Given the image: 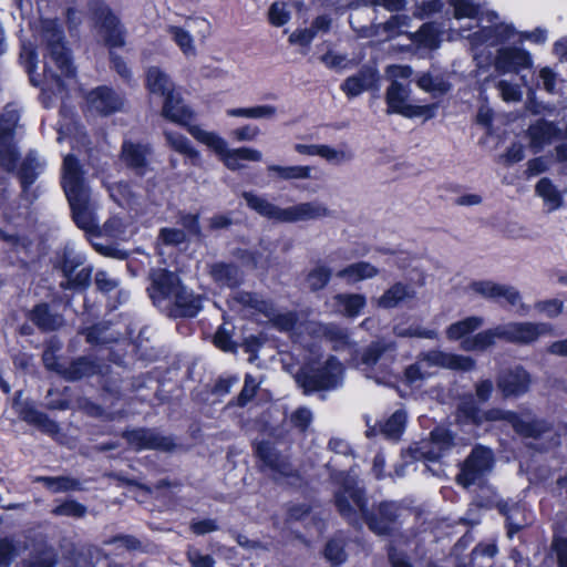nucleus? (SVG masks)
<instances>
[{"label": "nucleus", "mask_w": 567, "mask_h": 567, "mask_svg": "<svg viewBox=\"0 0 567 567\" xmlns=\"http://www.w3.org/2000/svg\"><path fill=\"white\" fill-rule=\"evenodd\" d=\"M75 224L87 231H92L97 227L93 209L90 204V194L69 200Z\"/></svg>", "instance_id": "cd10ccee"}, {"label": "nucleus", "mask_w": 567, "mask_h": 567, "mask_svg": "<svg viewBox=\"0 0 567 567\" xmlns=\"http://www.w3.org/2000/svg\"><path fill=\"white\" fill-rule=\"evenodd\" d=\"M378 82L375 70L364 69L355 75L348 78L342 84L341 90L348 97H355L362 92L372 89Z\"/></svg>", "instance_id": "393cba45"}, {"label": "nucleus", "mask_w": 567, "mask_h": 567, "mask_svg": "<svg viewBox=\"0 0 567 567\" xmlns=\"http://www.w3.org/2000/svg\"><path fill=\"white\" fill-rule=\"evenodd\" d=\"M332 271L329 267L316 266L308 275L307 282L312 291L323 289L331 278Z\"/></svg>", "instance_id": "09e8293b"}, {"label": "nucleus", "mask_w": 567, "mask_h": 567, "mask_svg": "<svg viewBox=\"0 0 567 567\" xmlns=\"http://www.w3.org/2000/svg\"><path fill=\"white\" fill-rule=\"evenodd\" d=\"M84 257L81 254L75 252L72 249H65L63 252L60 268L65 278H72L73 272L82 266Z\"/></svg>", "instance_id": "864d4df0"}, {"label": "nucleus", "mask_w": 567, "mask_h": 567, "mask_svg": "<svg viewBox=\"0 0 567 567\" xmlns=\"http://www.w3.org/2000/svg\"><path fill=\"white\" fill-rule=\"evenodd\" d=\"M336 311L347 317H357L365 307L367 300L360 293H338L333 297Z\"/></svg>", "instance_id": "473e14b6"}, {"label": "nucleus", "mask_w": 567, "mask_h": 567, "mask_svg": "<svg viewBox=\"0 0 567 567\" xmlns=\"http://www.w3.org/2000/svg\"><path fill=\"white\" fill-rule=\"evenodd\" d=\"M493 64L498 74L518 73L520 69L529 68L532 60L524 50L504 47L497 50Z\"/></svg>", "instance_id": "dca6fc26"}, {"label": "nucleus", "mask_w": 567, "mask_h": 567, "mask_svg": "<svg viewBox=\"0 0 567 567\" xmlns=\"http://www.w3.org/2000/svg\"><path fill=\"white\" fill-rule=\"evenodd\" d=\"M456 19H481L482 8L475 0H449Z\"/></svg>", "instance_id": "79ce46f5"}, {"label": "nucleus", "mask_w": 567, "mask_h": 567, "mask_svg": "<svg viewBox=\"0 0 567 567\" xmlns=\"http://www.w3.org/2000/svg\"><path fill=\"white\" fill-rule=\"evenodd\" d=\"M124 437L127 440L130 446L134 450L157 449L169 451L174 446V443L169 437L161 436L151 430H133L124 433Z\"/></svg>", "instance_id": "6ab92c4d"}, {"label": "nucleus", "mask_w": 567, "mask_h": 567, "mask_svg": "<svg viewBox=\"0 0 567 567\" xmlns=\"http://www.w3.org/2000/svg\"><path fill=\"white\" fill-rule=\"evenodd\" d=\"M378 275L379 269L368 261L353 262L337 272V277L344 279L348 284L372 279Z\"/></svg>", "instance_id": "72a5a7b5"}, {"label": "nucleus", "mask_w": 567, "mask_h": 567, "mask_svg": "<svg viewBox=\"0 0 567 567\" xmlns=\"http://www.w3.org/2000/svg\"><path fill=\"white\" fill-rule=\"evenodd\" d=\"M37 32L47 43L48 55L44 60V74L60 84V79L71 78L74 74L70 55L62 43V31L54 20H42Z\"/></svg>", "instance_id": "7ed1b4c3"}, {"label": "nucleus", "mask_w": 567, "mask_h": 567, "mask_svg": "<svg viewBox=\"0 0 567 567\" xmlns=\"http://www.w3.org/2000/svg\"><path fill=\"white\" fill-rule=\"evenodd\" d=\"M553 124L545 121H537L528 128L529 145L535 153L539 152L546 144L550 143L556 135Z\"/></svg>", "instance_id": "f704fd0d"}, {"label": "nucleus", "mask_w": 567, "mask_h": 567, "mask_svg": "<svg viewBox=\"0 0 567 567\" xmlns=\"http://www.w3.org/2000/svg\"><path fill=\"white\" fill-rule=\"evenodd\" d=\"M55 516L81 518L86 513V507L75 501H66L52 509Z\"/></svg>", "instance_id": "052dcab7"}, {"label": "nucleus", "mask_w": 567, "mask_h": 567, "mask_svg": "<svg viewBox=\"0 0 567 567\" xmlns=\"http://www.w3.org/2000/svg\"><path fill=\"white\" fill-rule=\"evenodd\" d=\"M213 279L220 286L234 287L240 282V272L233 265L214 264L209 270Z\"/></svg>", "instance_id": "ea45409f"}, {"label": "nucleus", "mask_w": 567, "mask_h": 567, "mask_svg": "<svg viewBox=\"0 0 567 567\" xmlns=\"http://www.w3.org/2000/svg\"><path fill=\"white\" fill-rule=\"evenodd\" d=\"M412 75V69L408 65H390L386 69V76L391 81L394 82H409L410 76Z\"/></svg>", "instance_id": "774afa93"}, {"label": "nucleus", "mask_w": 567, "mask_h": 567, "mask_svg": "<svg viewBox=\"0 0 567 567\" xmlns=\"http://www.w3.org/2000/svg\"><path fill=\"white\" fill-rule=\"evenodd\" d=\"M19 554L18 543L11 538H0V567H9Z\"/></svg>", "instance_id": "603ef678"}, {"label": "nucleus", "mask_w": 567, "mask_h": 567, "mask_svg": "<svg viewBox=\"0 0 567 567\" xmlns=\"http://www.w3.org/2000/svg\"><path fill=\"white\" fill-rule=\"evenodd\" d=\"M535 310L546 318H557L564 310V302L559 299H548L535 302Z\"/></svg>", "instance_id": "13d9d810"}, {"label": "nucleus", "mask_w": 567, "mask_h": 567, "mask_svg": "<svg viewBox=\"0 0 567 567\" xmlns=\"http://www.w3.org/2000/svg\"><path fill=\"white\" fill-rule=\"evenodd\" d=\"M494 465V456L489 449L477 446L465 460L457 483L464 487L480 483L488 474Z\"/></svg>", "instance_id": "39448f33"}, {"label": "nucleus", "mask_w": 567, "mask_h": 567, "mask_svg": "<svg viewBox=\"0 0 567 567\" xmlns=\"http://www.w3.org/2000/svg\"><path fill=\"white\" fill-rule=\"evenodd\" d=\"M419 355L429 370L431 368H443L456 371H471L475 368V360L467 355L440 350H431Z\"/></svg>", "instance_id": "2eb2a0df"}, {"label": "nucleus", "mask_w": 567, "mask_h": 567, "mask_svg": "<svg viewBox=\"0 0 567 567\" xmlns=\"http://www.w3.org/2000/svg\"><path fill=\"white\" fill-rule=\"evenodd\" d=\"M145 86L151 94L164 100L177 93L171 78L158 66H151L145 74Z\"/></svg>", "instance_id": "5701e85b"}, {"label": "nucleus", "mask_w": 567, "mask_h": 567, "mask_svg": "<svg viewBox=\"0 0 567 567\" xmlns=\"http://www.w3.org/2000/svg\"><path fill=\"white\" fill-rule=\"evenodd\" d=\"M257 454L269 468L275 471V478L290 475V465L286 458L281 457L270 444L260 443L257 446Z\"/></svg>", "instance_id": "7c9ffc66"}, {"label": "nucleus", "mask_w": 567, "mask_h": 567, "mask_svg": "<svg viewBox=\"0 0 567 567\" xmlns=\"http://www.w3.org/2000/svg\"><path fill=\"white\" fill-rule=\"evenodd\" d=\"M530 382L529 373L525 369L517 367L503 372L497 378V388L504 398H517L528 391Z\"/></svg>", "instance_id": "a211bd4d"}, {"label": "nucleus", "mask_w": 567, "mask_h": 567, "mask_svg": "<svg viewBox=\"0 0 567 567\" xmlns=\"http://www.w3.org/2000/svg\"><path fill=\"white\" fill-rule=\"evenodd\" d=\"M406 415L403 411L394 412L381 427V433L390 440H396L405 426Z\"/></svg>", "instance_id": "c03bdc74"}, {"label": "nucleus", "mask_w": 567, "mask_h": 567, "mask_svg": "<svg viewBox=\"0 0 567 567\" xmlns=\"http://www.w3.org/2000/svg\"><path fill=\"white\" fill-rule=\"evenodd\" d=\"M277 107L270 104L228 109L226 111V114L230 117H244L254 120H272L277 116Z\"/></svg>", "instance_id": "4c0bfd02"}, {"label": "nucleus", "mask_w": 567, "mask_h": 567, "mask_svg": "<svg viewBox=\"0 0 567 567\" xmlns=\"http://www.w3.org/2000/svg\"><path fill=\"white\" fill-rule=\"evenodd\" d=\"M94 368L86 359H79L72 362L68 368H62L59 373H62L69 380H78L93 372Z\"/></svg>", "instance_id": "8fccbe9b"}, {"label": "nucleus", "mask_w": 567, "mask_h": 567, "mask_svg": "<svg viewBox=\"0 0 567 567\" xmlns=\"http://www.w3.org/2000/svg\"><path fill=\"white\" fill-rule=\"evenodd\" d=\"M92 269L87 267L81 268L79 271H74L72 278H65L66 280L61 282V287L69 289L75 286H86L91 279Z\"/></svg>", "instance_id": "338daca9"}, {"label": "nucleus", "mask_w": 567, "mask_h": 567, "mask_svg": "<svg viewBox=\"0 0 567 567\" xmlns=\"http://www.w3.org/2000/svg\"><path fill=\"white\" fill-rule=\"evenodd\" d=\"M501 285L492 281H475L470 288L473 292L493 300H498V290Z\"/></svg>", "instance_id": "0e129e2a"}, {"label": "nucleus", "mask_w": 567, "mask_h": 567, "mask_svg": "<svg viewBox=\"0 0 567 567\" xmlns=\"http://www.w3.org/2000/svg\"><path fill=\"white\" fill-rule=\"evenodd\" d=\"M514 35V29L509 24L498 23L493 27H484L470 37L471 44L477 48L482 44L496 45L508 41Z\"/></svg>", "instance_id": "aec40b11"}, {"label": "nucleus", "mask_w": 567, "mask_h": 567, "mask_svg": "<svg viewBox=\"0 0 567 567\" xmlns=\"http://www.w3.org/2000/svg\"><path fill=\"white\" fill-rule=\"evenodd\" d=\"M324 557L332 565H341L347 559V554L344 551V544L341 540L332 539L328 542L324 548Z\"/></svg>", "instance_id": "5fc2aeb1"}, {"label": "nucleus", "mask_w": 567, "mask_h": 567, "mask_svg": "<svg viewBox=\"0 0 567 567\" xmlns=\"http://www.w3.org/2000/svg\"><path fill=\"white\" fill-rule=\"evenodd\" d=\"M62 186L68 200L76 199L90 194L81 166L72 155L65 156L63 161Z\"/></svg>", "instance_id": "4468645a"}, {"label": "nucleus", "mask_w": 567, "mask_h": 567, "mask_svg": "<svg viewBox=\"0 0 567 567\" xmlns=\"http://www.w3.org/2000/svg\"><path fill=\"white\" fill-rule=\"evenodd\" d=\"M484 324V319L482 317L472 316L464 318L460 321H456L450 324L446 329V337L449 340H464L468 338L467 336L475 330L480 329Z\"/></svg>", "instance_id": "e433bc0d"}, {"label": "nucleus", "mask_w": 567, "mask_h": 567, "mask_svg": "<svg viewBox=\"0 0 567 567\" xmlns=\"http://www.w3.org/2000/svg\"><path fill=\"white\" fill-rule=\"evenodd\" d=\"M188 133L199 143L206 145L213 151L219 159L223 155H227V142L216 132L207 131L199 125L188 126Z\"/></svg>", "instance_id": "2f4dec72"}, {"label": "nucleus", "mask_w": 567, "mask_h": 567, "mask_svg": "<svg viewBox=\"0 0 567 567\" xmlns=\"http://www.w3.org/2000/svg\"><path fill=\"white\" fill-rule=\"evenodd\" d=\"M414 42L427 49H435L439 45V35L436 30L430 25L424 24L415 34Z\"/></svg>", "instance_id": "bf43d9fd"}, {"label": "nucleus", "mask_w": 567, "mask_h": 567, "mask_svg": "<svg viewBox=\"0 0 567 567\" xmlns=\"http://www.w3.org/2000/svg\"><path fill=\"white\" fill-rule=\"evenodd\" d=\"M342 367L333 358L326 362V365L317 370H303L298 374L297 381L306 392L321 389L334 388L341 380Z\"/></svg>", "instance_id": "423d86ee"}, {"label": "nucleus", "mask_w": 567, "mask_h": 567, "mask_svg": "<svg viewBox=\"0 0 567 567\" xmlns=\"http://www.w3.org/2000/svg\"><path fill=\"white\" fill-rule=\"evenodd\" d=\"M496 87L503 101L507 103H516L522 100L523 92L518 84L511 83L506 80L497 82Z\"/></svg>", "instance_id": "6e6d98bb"}, {"label": "nucleus", "mask_w": 567, "mask_h": 567, "mask_svg": "<svg viewBox=\"0 0 567 567\" xmlns=\"http://www.w3.org/2000/svg\"><path fill=\"white\" fill-rule=\"evenodd\" d=\"M33 322L44 330H54L61 326L62 320L59 316L51 315L47 306H37L32 313Z\"/></svg>", "instance_id": "49530a36"}, {"label": "nucleus", "mask_w": 567, "mask_h": 567, "mask_svg": "<svg viewBox=\"0 0 567 567\" xmlns=\"http://www.w3.org/2000/svg\"><path fill=\"white\" fill-rule=\"evenodd\" d=\"M502 326L504 340L520 346H529L553 331V327L546 322L512 321Z\"/></svg>", "instance_id": "6e6552de"}, {"label": "nucleus", "mask_w": 567, "mask_h": 567, "mask_svg": "<svg viewBox=\"0 0 567 567\" xmlns=\"http://www.w3.org/2000/svg\"><path fill=\"white\" fill-rule=\"evenodd\" d=\"M290 19V12L284 2H275L269 9V21L275 27L286 24Z\"/></svg>", "instance_id": "69168bd1"}, {"label": "nucleus", "mask_w": 567, "mask_h": 567, "mask_svg": "<svg viewBox=\"0 0 567 567\" xmlns=\"http://www.w3.org/2000/svg\"><path fill=\"white\" fill-rule=\"evenodd\" d=\"M235 300L247 308L251 313L259 312L265 315L280 330H290L296 323V315L293 312H278L274 306L261 299L259 296L250 292H239Z\"/></svg>", "instance_id": "0eeeda50"}, {"label": "nucleus", "mask_w": 567, "mask_h": 567, "mask_svg": "<svg viewBox=\"0 0 567 567\" xmlns=\"http://www.w3.org/2000/svg\"><path fill=\"white\" fill-rule=\"evenodd\" d=\"M243 197L249 208L276 223L295 224L323 219L331 216V210L323 203L318 200L303 202L281 208L270 203L265 197L250 192H245Z\"/></svg>", "instance_id": "f03ea898"}, {"label": "nucleus", "mask_w": 567, "mask_h": 567, "mask_svg": "<svg viewBox=\"0 0 567 567\" xmlns=\"http://www.w3.org/2000/svg\"><path fill=\"white\" fill-rule=\"evenodd\" d=\"M87 103L92 110L104 115L118 111L123 105L122 99L106 86L92 91L87 95Z\"/></svg>", "instance_id": "412c9836"}, {"label": "nucleus", "mask_w": 567, "mask_h": 567, "mask_svg": "<svg viewBox=\"0 0 567 567\" xmlns=\"http://www.w3.org/2000/svg\"><path fill=\"white\" fill-rule=\"evenodd\" d=\"M269 173H274L278 178L284 181L292 179H309L311 178L312 167L303 165L295 166H280L269 165L267 167Z\"/></svg>", "instance_id": "a19ab883"}, {"label": "nucleus", "mask_w": 567, "mask_h": 567, "mask_svg": "<svg viewBox=\"0 0 567 567\" xmlns=\"http://www.w3.org/2000/svg\"><path fill=\"white\" fill-rule=\"evenodd\" d=\"M162 116L175 124L186 127L187 130L188 126H193L190 124V121L193 120V112L183 103L178 93L169 95L168 99L164 100Z\"/></svg>", "instance_id": "b1692460"}, {"label": "nucleus", "mask_w": 567, "mask_h": 567, "mask_svg": "<svg viewBox=\"0 0 567 567\" xmlns=\"http://www.w3.org/2000/svg\"><path fill=\"white\" fill-rule=\"evenodd\" d=\"M537 194L546 202L550 210L561 205L560 194L547 178H542L536 185Z\"/></svg>", "instance_id": "a18cd8bd"}, {"label": "nucleus", "mask_w": 567, "mask_h": 567, "mask_svg": "<svg viewBox=\"0 0 567 567\" xmlns=\"http://www.w3.org/2000/svg\"><path fill=\"white\" fill-rule=\"evenodd\" d=\"M332 165H341L352 159L353 155L350 151L343 148H334L327 144H320L319 155Z\"/></svg>", "instance_id": "de8ad7c7"}, {"label": "nucleus", "mask_w": 567, "mask_h": 567, "mask_svg": "<svg viewBox=\"0 0 567 567\" xmlns=\"http://www.w3.org/2000/svg\"><path fill=\"white\" fill-rule=\"evenodd\" d=\"M496 340H504L502 324L464 339L461 343V348L464 351H485L489 347H493L496 343Z\"/></svg>", "instance_id": "bb28decb"}, {"label": "nucleus", "mask_w": 567, "mask_h": 567, "mask_svg": "<svg viewBox=\"0 0 567 567\" xmlns=\"http://www.w3.org/2000/svg\"><path fill=\"white\" fill-rule=\"evenodd\" d=\"M166 32L186 58H194L197 54L195 39L187 29L169 24Z\"/></svg>", "instance_id": "c9c22d12"}, {"label": "nucleus", "mask_w": 567, "mask_h": 567, "mask_svg": "<svg viewBox=\"0 0 567 567\" xmlns=\"http://www.w3.org/2000/svg\"><path fill=\"white\" fill-rule=\"evenodd\" d=\"M417 85L420 89L432 92L443 94L449 91L450 86L447 83L440 79H434L430 74H423L417 80Z\"/></svg>", "instance_id": "e2e57ef3"}, {"label": "nucleus", "mask_w": 567, "mask_h": 567, "mask_svg": "<svg viewBox=\"0 0 567 567\" xmlns=\"http://www.w3.org/2000/svg\"><path fill=\"white\" fill-rule=\"evenodd\" d=\"M452 445V435L445 429H436L429 441L412 450L415 460L435 461Z\"/></svg>", "instance_id": "f3484780"}, {"label": "nucleus", "mask_w": 567, "mask_h": 567, "mask_svg": "<svg viewBox=\"0 0 567 567\" xmlns=\"http://www.w3.org/2000/svg\"><path fill=\"white\" fill-rule=\"evenodd\" d=\"M504 299L508 305L513 307H517V311L520 315H526L529 310V306L522 302V296L519 291L512 287L506 285H501L498 290V300Z\"/></svg>", "instance_id": "3c124183"}, {"label": "nucleus", "mask_w": 567, "mask_h": 567, "mask_svg": "<svg viewBox=\"0 0 567 567\" xmlns=\"http://www.w3.org/2000/svg\"><path fill=\"white\" fill-rule=\"evenodd\" d=\"M431 375L432 372L429 370V368L425 367V363L420 355L417 357L415 363L409 365L405 369V378L410 383L422 381Z\"/></svg>", "instance_id": "680f3d73"}, {"label": "nucleus", "mask_w": 567, "mask_h": 567, "mask_svg": "<svg viewBox=\"0 0 567 567\" xmlns=\"http://www.w3.org/2000/svg\"><path fill=\"white\" fill-rule=\"evenodd\" d=\"M336 505L340 514L350 522H354L358 515L364 517L367 513V501L363 492L352 480L346 481L336 494Z\"/></svg>", "instance_id": "9d476101"}, {"label": "nucleus", "mask_w": 567, "mask_h": 567, "mask_svg": "<svg viewBox=\"0 0 567 567\" xmlns=\"http://www.w3.org/2000/svg\"><path fill=\"white\" fill-rule=\"evenodd\" d=\"M19 121L16 110H7L0 116V165L7 169L14 167L18 153L12 144V134Z\"/></svg>", "instance_id": "f8f14e48"}, {"label": "nucleus", "mask_w": 567, "mask_h": 567, "mask_svg": "<svg viewBox=\"0 0 567 567\" xmlns=\"http://www.w3.org/2000/svg\"><path fill=\"white\" fill-rule=\"evenodd\" d=\"M164 137L166 144L181 155H184L192 161H197L200 153L192 145L190 141L183 134L165 130Z\"/></svg>", "instance_id": "58836bf2"}, {"label": "nucleus", "mask_w": 567, "mask_h": 567, "mask_svg": "<svg viewBox=\"0 0 567 567\" xmlns=\"http://www.w3.org/2000/svg\"><path fill=\"white\" fill-rule=\"evenodd\" d=\"M150 153L151 148L147 145L125 142L122 147V159L138 174H143L147 165L146 157Z\"/></svg>", "instance_id": "c756f323"}, {"label": "nucleus", "mask_w": 567, "mask_h": 567, "mask_svg": "<svg viewBox=\"0 0 567 567\" xmlns=\"http://www.w3.org/2000/svg\"><path fill=\"white\" fill-rule=\"evenodd\" d=\"M402 513L399 504L382 502L371 513H365L364 519L369 528L377 535H389L394 530L395 523Z\"/></svg>", "instance_id": "9b49d317"}, {"label": "nucleus", "mask_w": 567, "mask_h": 567, "mask_svg": "<svg viewBox=\"0 0 567 567\" xmlns=\"http://www.w3.org/2000/svg\"><path fill=\"white\" fill-rule=\"evenodd\" d=\"M410 83L394 82L389 85L385 92V102L389 113H396L405 117L423 115L429 106H417L410 101Z\"/></svg>", "instance_id": "1a4fd4ad"}, {"label": "nucleus", "mask_w": 567, "mask_h": 567, "mask_svg": "<svg viewBox=\"0 0 567 567\" xmlns=\"http://www.w3.org/2000/svg\"><path fill=\"white\" fill-rule=\"evenodd\" d=\"M460 411L476 424L484 421H504L511 424L516 433L527 437H536L548 430V425L544 421L535 419L529 412L517 414L498 408L481 412L472 404L462 405Z\"/></svg>", "instance_id": "20e7f679"}, {"label": "nucleus", "mask_w": 567, "mask_h": 567, "mask_svg": "<svg viewBox=\"0 0 567 567\" xmlns=\"http://www.w3.org/2000/svg\"><path fill=\"white\" fill-rule=\"evenodd\" d=\"M220 161L230 171L245 168L244 162H260L262 153L251 147L227 148Z\"/></svg>", "instance_id": "c85d7f7f"}, {"label": "nucleus", "mask_w": 567, "mask_h": 567, "mask_svg": "<svg viewBox=\"0 0 567 567\" xmlns=\"http://www.w3.org/2000/svg\"><path fill=\"white\" fill-rule=\"evenodd\" d=\"M150 297L154 305L174 317H193L202 308V300L184 286L179 278L165 269H155L151 274Z\"/></svg>", "instance_id": "f257e3e1"}, {"label": "nucleus", "mask_w": 567, "mask_h": 567, "mask_svg": "<svg viewBox=\"0 0 567 567\" xmlns=\"http://www.w3.org/2000/svg\"><path fill=\"white\" fill-rule=\"evenodd\" d=\"M35 481L42 482L48 489L52 493H61L68 491L79 489V482L68 476L49 477L41 476L37 477Z\"/></svg>", "instance_id": "37998d69"}, {"label": "nucleus", "mask_w": 567, "mask_h": 567, "mask_svg": "<svg viewBox=\"0 0 567 567\" xmlns=\"http://www.w3.org/2000/svg\"><path fill=\"white\" fill-rule=\"evenodd\" d=\"M496 340H504L502 324L464 339L461 343V348L464 351H485L489 347H493L496 343Z\"/></svg>", "instance_id": "a878e982"}, {"label": "nucleus", "mask_w": 567, "mask_h": 567, "mask_svg": "<svg viewBox=\"0 0 567 567\" xmlns=\"http://www.w3.org/2000/svg\"><path fill=\"white\" fill-rule=\"evenodd\" d=\"M95 31L100 40L111 48L124 44V31L117 17L109 8H100L95 13Z\"/></svg>", "instance_id": "ddd939ff"}, {"label": "nucleus", "mask_w": 567, "mask_h": 567, "mask_svg": "<svg viewBox=\"0 0 567 567\" xmlns=\"http://www.w3.org/2000/svg\"><path fill=\"white\" fill-rule=\"evenodd\" d=\"M415 297V290L412 286L395 282L389 287L379 298L374 300L377 307L382 309H392L403 302L410 301Z\"/></svg>", "instance_id": "4be33fe9"}, {"label": "nucleus", "mask_w": 567, "mask_h": 567, "mask_svg": "<svg viewBox=\"0 0 567 567\" xmlns=\"http://www.w3.org/2000/svg\"><path fill=\"white\" fill-rule=\"evenodd\" d=\"M261 378H255L251 374H246L244 386L238 395V405L243 406L247 404L256 394L260 384L262 383Z\"/></svg>", "instance_id": "4d7b16f0"}]
</instances>
